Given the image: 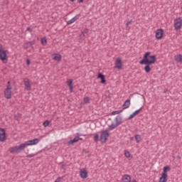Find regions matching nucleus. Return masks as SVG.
I'll return each instance as SVG.
<instances>
[{
	"label": "nucleus",
	"mask_w": 182,
	"mask_h": 182,
	"mask_svg": "<svg viewBox=\"0 0 182 182\" xmlns=\"http://www.w3.org/2000/svg\"><path fill=\"white\" fill-rule=\"evenodd\" d=\"M139 63L141 65H153V63H156V55H150V52H146Z\"/></svg>",
	"instance_id": "1"
},
{
	"label": "nucleus",
	"mask_w": 182,
	"mask_h": 182,
	"mask_svg": "<svg viewBox=\"0 0 182 182\" xmlns=\"http://www.w3.org/2000/svg\"><path fill=\"white\" fill-rule=\"evenodd\" d=\"M26 147V142L21 144L19 146H16L14 147L10 148V153H16V154H19L23 151L25 150V148Z\"/></svg>",
	"instance_id": "2"
},
{
	"label": "nucleus",
	"mask_w": 182,
	"mask_h": 182,
	"mask_svg": "<svg viewBox=\"0 0 182 182\" xmlns=\"http://www.w3.org/2000/svg\"><path fill=\"white\" fill-rule=\"evenodd\" d=\"M4 97L6 99H11L12 97V87L10 82H8L7 87L4 90Z\"/></svg>",
	"instance_id": "3"
},
{
	"label": "nucleus",
	"mask_w": 182,
	"mask_h": 182,
	"mask_svg": "<svg viewBox=\"0 0 182 182\" xmlns=\"http://www.w3.org/2000/svg\"><path fill=\"white\" fill-rule=\"evenodd\" d=\"M109 136V131L107 129L102 131L101 132L100 139L101 143H106Z\"/></svg>",
	"instance_id": "4"
},
{
	"label": "nucleus",
	"mask_w": 182,
	"mask_h": 182,
	"mask_svg": "<svg viewBox=\"0 0 182 182\" xmlns=\"http://www.w3.org/2000/svg\"><path fill=\"white\" fill-rule=\"evenodd\" d=\"M182 26V19L181 18H178L174 20V28L176 31H180Z\"/></svg>",
	"instance_id": "5"
},
{
	"label": "nucleus",
	"mask_w": 182,
	"mask_h": 182,
	"mask_svg": "<svg viewBox=\"0 0 182 182\" xmlns=\"http://www.w3.org/2000/svg\"><path fill=\"white\" fill-rule=\"evenodd\" d=\"M123 63H122V59L118 58L115 60V68L116 69H119V70L122 69Z\"/></svg>",
	"instance_id": "6"
},
{
	"label": "nucleus",
	"mask_w": 182,
	"mask_h": 182,
	"mask_svg": "<svg viewBox=\"0 0 182 182\" xmlns=\"http://www.w3.org/2000/svg\"><path fill=\"white\" fill-rule=\"evenodd\" d=\"M26 146H35L39 143V139L36 138L33 140L25 141Z\"/></svg>",
	"instance_id": "7"
},
{
	"label": "nucleus",
	"mask_w": 182,
	"mask_h": 182,
	"mask_svg": "<svg viewBox=\"0 0 182 182\" xmlns=\"http://www.w3.org/2000/svg\"><path fill=\"white\" fill-rule=\"evenodd\" d=\"M6 139V135L5 133V129L0 128V141H5Z\"/></svg>",
	"instance_id": "8"
},
{
	"label": "nucleus",
	"mask_w": 182,
	"mask_h": 182,
	"mask_svg": "<svg viewBox=\"0 0 182 182\" xmlns=\"http://www.w3.org/2000/svg\"><path fill=\"white\" fill-rule=\"evenodd\" d=\"M164 33V31L163 29H158L156 31V39H161L163 38V35Z\"/></svg>",
	"instance_id": "9"
},
{
	"label": "nucleus",
	"mask_w": 182,
	"mask_h": 182,
	"mask_svg": "<svg viewBox=\"0 0 182 182\" xmlns=\"http://www.w3.org/2000/svg\"><path fill=\"white\" fill-rule=\"evenodd\" d=\"M6 51H5V50H2L0 53V59L4 62V63H6V62H5V60H6Z\"/></svg>",
	"instance_id": "10"
},
{
	"label": "nucleus",
	"mask_w": 182,
	"mask_h": 182,
	"mask_svg": "<svg viewBox=\"0 0 182 182\" xmlns=\"http://www.w3.org/2000/svg\"><path fill=\"white\" fill-rule=\"evenodd\" d=\"M24 86L26 90H31V82H29V79L24 78L23 79Z\"/></svg>",
	"instance_id": "11"
},
{
	"label": "nucleus",
	"mask_w": 182,
	"mask_h": 182,
	"mask_svg": "<svg viewBox=\"0 0 182 182\" xmlns=\"http://www.w3.org/2000/svg\"><path fill=\"white\" fill-rule=\"evenodd\" d=\"M80 176L81 178H87V171H86V169L85 168L80 169Z\"/></svg>",
	"instance_id": "12"
},
{
	"label": "nucleus",
	"mask_w": 182,
	"mask_h": 182,
	"mask_svg": "<svg viewBox=\"0 0 182 182\" xmlns=\"http://www.w3.org/2000/svg\"><path fill=\"white\" fill-rule=\"evenodd\" d=\"M79 140H82V138L79 136H75L73 139H71L68 141V144L73 146V144H75V143H77Z\"/></svg>",
	"instance_id": "13"
},
{
	"label": "nucleus",
	"mask_w": 182,
	"mask_h": 182,
	"mask_svg": "<svg viewBox=\"0 0 182 182\" xmlns=\"http://www.w3.org/2000/svg\"><path fill=\"white\" fill-rule=\"evenodd\" d=\"M33 45H35V41H28L23 46L24 49H28L31 48Z\"/></svg>",
	"instance_id": "14"
},
{
	"label": "nucleus",
	"mask_w": 182,
	"mask_h": 182,
	"mask_svg": "<svg viewBox=\"0 0 182 182\" xmlns=\"http://www.w3.org/2000/svg\"><path fill=\"white\" fill-rule=\"evenodd\" d=\"M129 107H130V100H127L122 105V109L124 110L129 109Z\"/></svg>",
	"instance_id": "15"
},
{
	"label": "nucleus",
	"mask_w": 182,
	"mask_h": 182,
	"mask_svg": "<svg viewBox=\"0 0 182 182\" xmlns=\"http://www.w3.org/2000/svg\"><path fill=\"white\" fill-rule=\"evenodd\" d=\"M122 117L120 116H117L114 119V122H115V124L117 125V126H120V124H122Z\"/></svg>",
	"instance_id": "16"
},
{
	"label": "nucleus",
	"mask_w": 182,
	"mask_h": 182,
	"mask_svg": "<svg viewBox=\"0 0 182 182\" xmlns=\"http://www.w3.org/2000/svg\"><path fill=\"white\" fill-rule=\"evenodd\" d=\"M97 79H101V83H102V85H105V83H106V79L102 73L98 74Z\"/></svg>",
	"instance_id": "17"
},
{
	"label": "nucleus",
	"mask_w": 182,
	"mask_h": 182,
	"mask_svg": "<svg viewBox=\"0 0 182 182\" xmlns=\"http://www.w3.org/2000/svg\"><path fill=\"white\" fill-rule=\"evenodd\" d=\"M166 181H167V173H163L159 179V182H166Z\"/></svg>",
	"instance_id": "18"
},
{
	"label": "nucleus",
	"mask_w": 182,
	"mask_h": 182,
	"mask_svg": "<svg viewBox=\"0 0 182 182\" xmlns=\"http://www.w3.org/2000/svg\"><path fill=\"white\" fill-rule=\"evenodd\" d=\"M124 156L128 159L129 160H132V154H130V152L127 150L124 151Z\"/></svg>",
	"instance_id": "19"
},
{
	"label": "nucleus",
	"mask_w": 182,
	"mask_h": 182,
	"mask_svg": "<svg viewBox=\"0 0 182 182\" xmlns=\"http://www.w3.org/2000/svg\"><path fill=\"white\" fill-rule=\"evenodd\" d=\"M175 60L179 63H182V55L178 54V55H176Z\"/></svg>",
	"instance_id": "20"
},
{
	"label": "nucleus",
	"mask_w": 182,
	"mask_h": 182,
	"mask_svg": "<svg viewBox=\"0 0 182 182\" xmlns=\"http://www.w3.org/2000/svg\"><path fill=\"white\" fill-rule=\"evenodd\" d=\"M119 125L114 124V123H112V124L108 126V129L109 130H114V129H116V127H117Z\"/></svg>",
	"instance_id": "21"
},
{
	"label": "nucleus",
	"mask_w": 182,
	"mask_h": 182,
	"mask_svg": "<svg viewBox=\"0 0 182 182\" xmlns=\"http://www.w3.org/2000/svg\"><path fill=\"white\" fill-rule=\"evenodd\" d=\"M53 59H54V60H57V62H59L60 60V59H62V56L60 55V54H56Z\"/></svg>",
	"instance_id": "22"
},
{
	"label": "nucleus",
	"mask_w": 182,
	"mask_h": 182,
	"mask_svg": "<svg viewBox=\"0 0 182 182\" xmlns=\"http://www.w3.org/2000/svg\"><path fill=\"white\" fill-rule=\"evenodd\" d=\"M145 65H146L144 68V70H145L146 73H149L151 70L150 64H145Z\"/></svg>",
	"instance_id": "23"
},
{
	"label": "nucleus",
	"mask_w": 182,
	"mask_h": 182,
	"mask_svg": "<svg viewBox=\"0 0 182 182\" xmlns=\"http://www.w3.org/2000/svg\"><path fill=\"white\" fill-rule=\"evenodd\" d=\"M135 140L136 143H140V141L141 140V136L139 134L135 135Z\"/></svg>",
	"instance_id": "24"
},
{
	"label": "nucleus",
	"mask_w": 182,
	"mask_h": 182,
	"mask_svg": "<svg viewBox=\"0 0 182 182\" xmlns=\"http://www.w3.org/2000/svg\"><path fill=\"white\" fill-rule=\"evenodd\" d=\"M73 80L70 79L66 81V85L69 87L73 86Z\"/></svg>",
	"instance_id": "25"
},
{
	"label": "nucleus",
	"mask_w": 182,
	"mask_h": 182,
	"mask_svg": "<svg viewBox=\"0 0 182 182\" xmlns=\"http://www.w3.org/2000/svg\"><path fill=\"white\" fill-rule=\"evenodd\" d=\"M122 112H123V110L113 111V112H112V116H115V114H120V113H122Z\"/></svg>",
	"instance_id": "26"
},
{
	"label": "nucleus",
	"mask_w": 182,
	"mask_h": 182,
	"mask_svg": "<svg viewBox=\"0 0 182 182\" xmlns=\"http://www.w3.org/2000/svg\"><path fill=\"white\" fill-rule=\"evenodd\" d=\"M84 103H86V104L90 103V98H89V97H85L84 98Z\"/></svg>",
	"instance_id": "27"
},
{
	"label": "nucleus",
	"mask_w": 182,
	"mask_h": 182,
	"mask_svg": "<svg viewBox=\"0 0 182 182\" xmlns=\"http://www.w3.org/2000/svg\"><path fill=\"white\" fill-rule=\"evenodd\" d=\"M142 109H143V107H141L139 109H137V110H136L134 112H133V114H134L135 116H137V114H139L140 112H141Z\"/></svg>",
	"instance_id": "28"
},
{
	"label": "nucleus",
	"mask_w": 182,
	"mask_h": 182,
	"mask_svg": "<svg viewBox=\"0 0 182 182\" xmlns=\"http://www.w3.org/2000/svg\"><path fill=\"white\" fill-rule=\"evenodd\" d=\"M48 43V41H46V38H41V43L45 46V45H46V43Z\"/></svg>",
	"instance_id": "29"
},
{
	"label": "nucleus",
	"mask_w": 182,
	"mask_h": 182,
	"mask_svg": "<svg viewBox=\"0 0 182 182\" xmlns=\"http://www.w3.org/2000/svg\"><path fill=\"white\" fill-rule=\"evenodd\" d=\"M50 122L48 121V120H46V121H45L44 122H43V126H44V127H48V126H49V124H50Z\"/></svg>",
	"instance_id": "30"
},
{
	"label": "nucleus",
	"mask_w": 182,
	"mask_h": 182,
	"mask_svg": "<svg viewBox=\"0 0 182 182\" xmlns=\"http://www.w3.org/2000/svg\"><path fill=\"white\" fill-rule=\"evenodd\" d=\"M80 18V14H77L75 17H73V18L74 19V21L76 22V21H77V19H79Z\"/></svg>",
	"instance_id": "31"
},
{
	"label": "nucleus",
	"mask_w": 182,
	"mask_h": 182,
	"mask_svg": "<svg viewBox=\"0 0 182 182\" xmlns=\"http://www.w3.org/2000/svg\"><path fill=\"white\" fill-rule=\"evenodd\" d=\"M75 20L73 18H71L70 21H67V25H72V23H74Z\"/></svg>",
	"instance_id": "32"
},
{
	"label": "nucleus",
	"mask_w": 182,
	"mask_h": 182,
	"mask_svg": "<svg viewBox=\"0 0 182 182\" xmlns=\"http://www.w3.org/2000/svg\"><path fill=\"white\" fill-rule=\"evenodd\" d=\"M35 154H31L26 156L27 159H32V157H35Z\"/></svg>",
	"instance_id": "33"
},
{
	"label": "nucleus",
	"mask_w": 182,
	"mask_h": 182,
	"mask_svg": "<svg viewBox=\"0 0 182 182\" xmlns=\"http://www.w3.org/2000/svg\"><path fill=\"white\" fill-rule=\"evenodd\" d=\"M14 119L16 120H19V119H21V114H18L14 115Z\"/></svg>",
	"instance_id": "34"
},
{
	"label": "nucleus",
	"mask_w": 182,
	"mask_h": 182,
	"mask_svg": "<svg viewBox=\"0 0 182 182\" xmlns=\"http://www.w3.org/2000/svg\"><path fill=\"white\" fill-rule=\"evenodd\" d=\"M99 140V134H96L94 136V141H97Z\"/></svg>",
	"instance_id": "35"
},
{
	"label": "nucleus",
	"mask_w": 182,
	"mask_h": 182,
	"mask_svg": "<svg viewBox=\"0 0 182 182\" xmlns=\"http://www.w3.org/2000/svg\"><path fill=\"white\" fill-rule=\"evenodd\" d=\"M170 170L169 166H165L164 167V173H167V171Z\"/></svg>",
	"instance_id": "36"
},
{
	"label": "nucleus",
	"mask_w": 182,
	"mask_h": 182,
	"mask_svg": "<svg viewBox=\"0 0 182 182\" xmlns=\"http://www.w3.org/2000/svg\"><path fill=\"white\" fill-rule=\"evenodd\" d=\"M62 180H63V178L62 177H58L55 182H62Z\"/></svg>",
	"instance_id": "37"
},
{
	"label": "nucleus",
	"mask_w": 182,
	"mask_h": 182,
	"mask_svg": "<svg viewBox=\"0 0 182 182\" xmlns=\"http://www.w3.org/2000/svg\"><path fill=\"white\" fill-rule=\"evenodd\" d=\"M134 116H136L134 113H132L131 115H129V117H128L129 120H130V119H133V117H134Z\"/></svg>",
	"instance_id": "38"
},
{
	"label": "nucleus",
	"mask_w": 182,
	"mask_h": 182,
	"mask_svg": "<svg viewBox=\"0 0 182 182\" xmlns=\"http://www.w3.org/2000/svg\"><path fill=\"white\" fill-rule=\"evenodd\" d=\"M70 93H73V85L70 86Z\"/></svg>",
	"instance_id": "39"
},
{
	"label": "nucleus",
	"mask_w": 182,
	"mask_h": 182,
	"mask_svg": "<svg viewBox=\"0 0 182 182\" xmlns=\"http://www.w3.org/2000/svg\"><path fill=\"white\" fill-rule=\"evenodd\" d=\"M130 23H132V21H127L126 23V26L127 28L130 25Z\"/></svg>",
	"instance_id": "40"
},
{
	"label": "nucleus",
	"mask_w": 182,
	"mask_h": 182,
	"mask_svg": "<svg viewBox=\"0 0 182 182\" xmlns=\"http://www.w3.org/2000/svg\"><path fill=\"white\" fill-rule=\"evenodd\" d=\"M26 63H27V65H31V60H29V59H27Z\"/></svg>",
	"instance_id": "41"
},
{
	"label": "nucleus",
	"mask_w": 182,
	"mask_h": 182,
	"mask_svg": "<svg viewBox=\"0 0 182 182\" xmlns=\"http://www.w3.org/2000/svg\"><path fill=\"white\" fill-rule=\"evenodd\" d=\"M65 167H66V166H65V164H63V165L61 166V168H63V170H65Z\"/></svg>",
	"instance_id": "42"
},
{
	"label": "nucleus",
	"mask_w": 182,
	"mask_h": 182,
	"mask_svg": "<svg viewBox=\"0 0 182 182\" xmlns=\"http://www.w3.org/2000/svg\"><path fill=\"white\" fill-rule=\"evenodd\" d=\"M2 52V45L0 44V53Z\"/></svg>",
	"instance_id": "43"
},
{
	"label": "nucleus",
	"mask_w": 182,
	"mask_h": 182,
	"mask_svg": "<svg viewBox=\"0 0 182 182\" xmlns=\"http://www.w3.org/2000/svg\"><path fill=\"white\" fill-rule=\"evenodd\" d=\"M79 4H82L84 0H77Z\"/></svg>",
	"instance_id": "44"
},
{
	"label": "nucleus",
	"mask_w": 182,
	"mask_h": 182,
	"mask_svg": "<svg viewBox=\"0 0 182 182\" xmlns=\"http://www.w3.org/2000/svg\"><path fill=\"white\" fill-rule=\"evenodd\" d=\"M27 31H32V29L31 28L28 27L27 28Z\"/></svg>",
	"instance_id": "45"
},
{
	"label": "nucleus",
	"mask_w": 182,
	"mask_h": 182,
	"mask_svg": "<svg viewBox=\"0 0 182 182\" xmlns=\"http://www.w3.org/2000/svg\"><path fill=\"white\" fill-rule=\"evenodd\" d=\"M167 89H165L164 90V93H167Z\"/></svg>",
	"instance_id": "46"
},
{
	"label": "nucleus",
	"mask_w": 182,
	"mask_h": 182,
	"mask_svg": "<svg viewBox=\"0 0 182 182\" xmlns=\"http://www.w3.org/2000/svg\"><path fill=\"white\" fill-rule=\"evenodd\" d=\"M72 2H75V0H70Z\"/></svg>",
	"instance_id": "47"
}]
</instances>
